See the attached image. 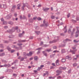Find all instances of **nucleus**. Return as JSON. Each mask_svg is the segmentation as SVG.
<instances>
[{"instance_id": "nucleus-1", "label": "nucleus", "mask_w": 79, "mask_h": 79, "mask_svg": "<svg viewBox=\"0 0 79 79\" xmlns=\"http://www.w3.org/2000/svg\"><path fill=\"white\" fill-rule=\"evenodd\" d=\"M17 30V32H20V30L18 29V27H14L12 29V30H7V32H10V33H12L13 32H15V30Z\"/></svg>"}, {"instance_id": "nucleus-2", "label": "nucleus", "mask_w": 79, "mask_h": 79, "mask_svg": "<svg viewBox=\"0 0 79 79\" xmlns=\"http://www.w3.org/2000/svg\"><path fill=\"white\" fill-rule=\"evenodd\" d=\"M32 55V52H30L29 53L26 54V53L24 52L23 53V56L24 57L28 56H31Z\"/></svg>"}, {"instance_id": "nucleus-3", "label": "nucleus", "mask_w": 79, "mask_h": 79, "mask_svg": "<svg viewBox=\"0 0 79 79\" xmlns=\"http://www.w3.org/2000/svg\"><path fill=\"white\" fill-rule=\"evenodd\" d=\"M11 66V65L10 64H5L4 65H1L0 67H6V68H9V67H10Z\"/></svg>"}, {"instance_id": "nucleus-4", "label": "nucleus", "mask_w": 79, "mask_h": 79, "mask_svg": "<svg viewBox=\"0 0 79 79\" xmlns=\"http://www.w3.org/2000/svg\"><path fill=\"white\" fill-rule=\"evenodd\" d=\"M79 35V30H77L76 32L75 37H78V35Z\"/></svg>"}, {"instance_id": "nucleus-5", "label": "nucleus", "mask_w": 79, "mask_h": 79, "mask_svg": "<svg viewBox=\"0 0 79 79\" xmlns=\"http://www.w3.org/2000/svg\"><path fill=\"white\" fill-rule=\"evenodd\" d=\"M61 72H62V71H60L59 70L56 71V73H57L56 74V76H59V75H60V74H61Z\"/></svg>"}, {"instance_id": "nucleus-6", "label": "nucleus", "mask_w": 79, "mask_h": 79, "mask_svg": "<svg viewBox=\"0 0 79 79\" xmlns=\"http://www.w3.org/2000/svg\"><path fill=\"white\" fill-rule=\"evenodd\" d=\"M28 5V3H26L25 4H23V6H22V10H24V8L26 6H27Z\"/></svg>"}, {"instance_id": "nucleus-7", "label": "nucleus", "mask_w": 79, "mask_h": 79, "mask_svg": "<svg viewBox=\"0 0 79 79\" xmlns=\"http://www.w3.org/2000/svg\"><path fill=\"white\" fill-rule=\"evenodd\" d=\"M16 8V6L15 5H13L12 6V8L11 9V11H14L15 10V9Z\"/></svg>"}, {"instance_id": "nucleus-8", "label": "nucleus", "mask_w": 79, "mask_h": 79, "mask_svg": "<svg viewBox=\"0 0 79 79\" xmlns=\"http://www.w3.org/2000/svg\"><path fill=\"white\" fill-rule=\"evenodd\" d=\"M11 14H10L9 15L6 16V19H10L11 18Z\"/></svg>"}, {"instance_id": "nucleus-9", "label": "nucleus", "mask_w": 79, "mask_h": 79, "mask_svg": "<svg viewBox=\"0 0 79 79\" xmlns=\"http://www.w3.org/2000/svg\"><path fill=\"white\" fill-rule=\"evenodd\" d=\"M21 6V4H19L17 5V10H20V6Z\"/></svg>"}, {"instance_id": "nucleus-10", "label": "nucleus", "mask_w": 79, "mask_h": 79, "mask_svg": "<svg viewBox=\"0 0 79 79\" xmlns=\"http://www.w3.org/2000/svg\"><path fill=\"white\" fill-rule=\"evenodd\" d=\"M66 59H68L69 60H71V56H67L65 57Z\"/></svg>"}, {"instance_id": "nucleus-11", "label": "nucleus", "mask_w": 79, "mask_h": 79, "mask_svg": "<svg viewBox=\"0 0 79 79\" xmlns=\"http://www.w3.org/2000/svg\"><path fill=\"white\" fill-rule=\"evenodd\" d=\"M44 67V65H41L40 66V67H38V69L39 71V70H40V69H42V68Z\"/></svg>"}, {"instance_id": "nucleus-12", "label": "nucleus", "mask_w": 79, "mask_h": 79, "mask_svg": "<svg viewBox=\"0 0 79 79\" xmlns=\"http://www.w3.org/2000/svg\"><path fill=\"white\" fill-rule=\"evenodd\" d=\"M75 31H76V29L75 28H73L71 33L72 35H73V34H74Z\"/></svg>"}, {"instance_id": "nucleus-13", "label": "nucleus", "mask_w": 79, "mask_h": 79, "mask_svg": "<svg viewBox=\"0 0 79 79\" xmlns=\"http://www.w3.org/2000/svg\"><path fill=\"white\" fill-rule=\"evenodd\" d=\"M56 63L57 66H59L60 65V64H59V60H56Z\"/></svg>"}, {"instance_id": "nucleus-14", "label": "nucleus", "mask_w": 79, "mask_h": 79, "mask_svg": "<svg viewBox=\"0 0 79 79\" xmlns=\"http://www.w3.org/2000/svg\"><path fill=\"white\" fill-rule=\"evenodd\" d=\"M26 17L24 15H23V17H22L21 15L20 16V19H26Z\"/></svg>"}, {"instance_id": "nucleus-15", "label": "nucleus", "mask_w": 79, "mask_h": 79, "mask_svg": "<svg viewBox=\"0 0 79 79\" xmlns=\"http://www.w3.org/2000/svg\"><path fill=\"white\" fill-rule=\"evenodd\" d=\"M47 75V76H48V72H46L45 73H44L43 76H45Z\"/></svg>"}, {"instance_id": "nucleus-16", "label": "nucleus", "mask_w": 79, "mask_h": 79, "mask_svg": "<svg viewBox=\"0 0 79 79\" xmlns=\"http://www.w3.org/2000/svg\"><path fill=\"white\" fill-rule=\"evenodd\" d=\"M76 51H77V49L75 50L74 51H73L71 50H70V52H72L73 54H75V52Z\"/></svg>"}, {"instance_id": "nucleus-17", "label": "nucleus", "mask_w": 79, "mask_h": 79, "mask_svg": "<svg viewBox=\"0 0 79 79\" xmlns=\"http://www.w3.org/2000/svg\"><path fill=\"white\" fill-rule=\"evenodd\" d=\"M49 8H46L43 9L44 11H47L48 10H49Z\"/></svg>"}, {"instance_id": "nucleus-18", "label": "nucleus", "mask_w": 79, "mask_h": 79, "mask_svg": "<svg viewBox=\"0 0 79 79\" xmlns=\"http://www.w3.org/2000/svg\"><path fill=\"white\" fill-rule=\"evenodd\" d=\"M66 26H65L64 28V33H66L67 32V29H66Z\"/></svg>"}, {"instance_id": "nucleus-19", "label": "nucleus", "mask_w": 79, "mask_h": 79, "mask_svg": "<svg viewBox=\"0 0 79 79\" xmlns=\"http://www.w3.org/2000/svg\"><path fill=\"white\" fill-rule=\"evenodd\" d=\"M59 69H66V67L63 68V67H60L59 68Z\"/></svg>"}, {"instance_id": "nucleus-20", "label": "nucleus", "mask_w": 79, "mask_h": 79, "mask_svg": "<svg viewBox=\"0 0 79 79\" xmlns=\"http://www.w3.org/2000/svg\"><path fill=\"white\" fill-rule=\"evenodd\" d=\"M19 42H26V40H19Z\"/></svg>"}, {"instance_id": "nucleus-21", "label": "nucleus", "mask_w": 79, "mask_h": 79, "mask_svg": "<svg viewBox=\"0 0 79 79\" xmlns=\"http://www.w3.org/2000/svg\"><path fill=\"white\" fill-rule=\"evenodd\" d=\"M68 32L69 34H71V33H72V32H71V29H69Z\"/></svg>"}, {"instance_id": "nucleus-22", "label": "nucleus", "mask_w": 79, "mask_h": 79, "mask_svg": "<svg viewBox=\"0 0 79 79\" xmlns=\"http://www.w3.org/2000/svg\"><path fill=\"white\" fill-rule=\"evenodd\" d=\"M43 54H44V55L46 56H47V53H45V51H43Z\"/></svg>"}, {"instance_id": "nucleus-23", "label": "nucleus", "mask_w": 79, "mask_h": 79, "mask_svg": "<svg viewBox=\"0 0 79 79\" xmlns=\"http://www.w3.org/2000/svg\"><path fill=\"white\" fill-rule=\"evenodd\" d=\"M34 58L35 60H36V61H37V60H38V57L37 56L35 57Z\"/></svg>"}, {"instance_id": "nucleus-24", "label": "nucleus", "mask_w": 79, "mask_h": 79, "mask_svg": "<svg viewBox=\"0 0 79 79\" xmlns=\"http://www.w3.org/2000/svg\"><path fill=\"white\" fill-rule=\"evenodd\" d=\"M43 23H44V24L45 25V26H47V24L46 23H45V20H44L43 21Z\"/></svg>"}, {"instance_id": "nucleus-25", "label": "nucleus", "mask_w": 79, "mask_h": 79, "mask_svg": "<svg viewBox=\"0 0 79 79\" xmlns=\"http://www.w3.org/2000/svg\"><path fill=\"white\" fill-rule=\"evenodd\" d=\"M65 52V50H64V49L62 50V51H61L62 53H64Z\"/></svg>"}, {"instance_id": "nucleus-26", "label": "nucleus", "mask_w": 79, "mask_h": 79, "mask_svg": "<svg viewBox=\"0 0 79 79\" xmlns=\"http://www.w3.org/2000/svg\"><path fill=\"white\" fill-rule=\"evenodd\" d=\"M8 23L9 24H11V25L13 24V23L12 22H8Z\"/></svg>"}, {"instance_id": "nucleus-27", "label": "nucleus", "mask_w": 79, "mask_h": 79, "mask_svg": "<svg viewBox=\"0 0 79 79\" xmlns=\"http://www.w3.org/2000/svg\"><path fill=\"white\" fill-rule=\"evenodd\" d=\"M35 32L36 34L38 35H39L40 34V31H35Z\"/></svg>"}, {"instance_id": "nucleus-28", "label": "nucleus", "mask_w": 79, "mask_h": 79, "mask_svg": "<svg viewBox=\"0 0 79 79\" xmlns=\"http://www.w3.org/2000/svg\"><path fill=\"white\" fill-rule=\"evenodd\" d=\"M9 38H13V37H14V36L13 35H11L10 36H8Z\"/></svg>"}, {"instance_id": "nucleus-29", "label": "nucleus", "mask_w": 79, "mask_h": 79, "mask_svg": "<svg viewBox=\"0 0 79 79\" xmlns=\"http://www.w3.org/2000/svg\"><path fill=\"white\" fill-rule=\"evenodd\" d=\"M7 49L9 51H11V48H10L9 47H7Z\"/></svg>"}, {"instance_id": "nucleus-30", "label": "nucleus", "mask_w": 79, "mask_h": 79, "mask_svg": "<svg viewBox=\"0 0 79 79\" xmlns=\"http://www.w3.org/2000/svg\"><path fill=\"white\" fill-rule=\"evenodd\" d=\"M51 18H52V19H55V17L53 15L51 16Z\"/></svg>"}, {"instance_id": "nucleus-31", "label": "nucleus", "mask_w": 79, "mask_h": 79, "mask_svg": "<svg viewBox=\"0 0 79 79\" xmlns=\"http://www.w3.org/2000/svg\"><path fill=\"white\" fill-rule=\"evenodd\" d=\"M19 36L20 37H21L22 36H23V34H19Z\"/></svg>"}, {"instance_id": "nucleus-32", "label": "nucleus", "mask_w": 79, "mask_h": 79, "mask_svg": "<svg viewBox=\"0 0 79 79\" xmlns=\"http://www.w3.org/2000/svg\"><path fill=\"white\" fill-rule=\"evenodd\" d=\"M17 62H18V60H15L14 62L13 63H12V65L13 64H15V63H17Z\"/></svg>"}, {"instance_id": "nucleus-33", "label": "nucleus", "mask_w": 79, "mask_h": 79, "mask_svg": "<svg viewBox=\"0 0 79 79\" xmlns=\"http://www.w3.org/2000/svg\"><path fill=\"white\" fill-rule=\"evenodd\" d=\"M61 61L62 62H65V61H66V60L65 59H62Z\"/></svg>"}, {"instance_id": "nucleus-34", "label": "nucleus", "mask_w": 79, "mask_h": 79, "mask_svg": "<svg viewBox=\"0 0 79 79\" xmlns=\"http://www.w3.org/2000/svg\"><path fill=\"white\" fill-rule=\"evenodd\" d=\"M3 7L4 8H6V5H3Z\"/></svg>"}, {"instance_id": "nucleus-35", "label": "nucleus", "mask_w": 79, "mask_h": 79, "mask_svg": "<svg viewBox=\"0 0 79 79\" xmlns=\"http://www.w3.org/2000/svg\"><path fill=\"white\" fill-rule=\"evenodd\" d=\"M5 55V53H2L0 55V56H4Z\"/></svg>"}, {"instance_id": "nucleus-36", "label": "nucleus", "mask_w": 79, "mask_h": 79, "mask_svg": "<svg viewBox=\"0 0 79 79\" xmlns=\"http://www.w3.org/2000/svg\"><path fill=\"white\" fill-rule=\"evenodd\" d=\"M37 19L38 21H40V20H42V19L40 17L38 18Z\"/></svg>"}, {"instance_id": "nucleus-37", "label": "nucleus", "mask_w": 79, "mask_h": 79, "mask_svg": "<svg viewBox=\"0 0 79 79\" xmlns=\"http://www.w3.org/2000/svg\"><path fill=\"white\" fill-rule=\"evenodd\" d=\"M50 51H51V49H49L45 51V52L47 51L49 52H50Z\"/></svg>"}, {"instance_id": "nucleus-38", "label": "nucleus", "mask_w": 79, "mask_h": 79, "mask_svg": "<svg viewBox=\"0 0 79 79\" xmlns=\"http://www.w3.org/2000/svg\"><path fill=\"white\" fill-rule=\"evenodd\" d=\"M29 21L30 22H31V23H32V22L33 21V20L32 19H30L29 20Z\"/></svg>"}, {"instance_id": "nucleus-39", "label": "nucleus", "mask_w": 79, "mask_h": 79, "mask_svg": "<svg viewBox=\"0 0 79 79\" xmlns=\"http://www.w3.org/2000/svg\"><path fill=\"white\" fill-rule=\"evenodd\" d=\"M73 42H75L76 43H77V42H79V41H76V40H73Z\"/></svg>"}, {"instance_id": "nucleus-40", "label": "nucleus", "mask_w": 79, "mask_h": 79, "mask_svg": "<svg viewBox=\"0 0 79 79\" xmlns=\"http://www.w3.org/2000/svg\"><path fill=\"white\" fill-rule=\"evenodd\" d=\"M57 78L58 79H61V77L60 76H58L57 77Z\"/></svg>"}, {"instance_id": "nucleus-41", "label": "nucleus", "mask_w": 79, "mask_h": 79, "mask_svg": "<svg viewBox=\"0 0 79 79\" xmlns=\"http://www.w3.org/2000/svg\"><path fill=\"white\" fill-rule=\"evenodd\" d=\"M3 24H7V22H3Z\"/></svg>"}, {"instance_id": "nucleus-42", "label": "nucleus", "mask_w": 79, "mask_h": 79, "mask_svg": "<svg viewBox=\"0 0 79 79\" xmlns=\"http://www.w3.org/2000/svg\"><path fill=\"white\" fill-rule=\"evenodd\" d=\"M56 52H59V51H56H56H54L53 52V53H56Z\"/></svg>"}, {"instance_id": "nucleus-43", "label": "nucleus", "mask_w": 79, "mask_h": 79, "mask_svg": "<svg viewBox=\"0 0 79 79\" xmlns=\"http://www.w3.org/2000/svg\"><path fill=\"white\" fill-rule=\"evenodd\" d=\"M73 66H77V64L75 63L73 64Z\"/></svg>"}, {"instance_id": "nucleus-44", "label": "nucleus", "mask_w": 79, "mask_h": 79, "mask_svg": "<svg viewBox=\"0 0 79 79\" xmlns=\"http://www.w3.org/2000/svg\"><path fill=\"white\" fill-rule=\"evenodd\" d=\"M15 52V50H12L11 51V53H13L14 52Z\"/></svg>"}, {"instance_id": "nucleus-45", "label": "nucleus", "mask_w": 79, "mask_h": 79, "mask_svg": "<svg viewBox=\"0 0 79 79\" xmlns=\"http://www.w3.org/2000/svg\"><path fill=\"white\" fill-rule=\"evenodd\" d=\"M24 58H23V57L22 58L20 59V61H23V60H24Z\"/></svg>"}, {"instance_id": "nucleus-46", "label": "nucleus", "mask_w": 79, "mask_h": 79, "mask_svg": "<svg viewBox=\"0 0 79 79\" xmlns=\"http://www.w3.org/2000/svg\"><path fill=\"white\" fill-rule=\"evenodd\" d=\"M42 49V48H37L36 49V50H41Z\"/></svg>"}, {"instance_id": "nucleus-47", "label": "nucleus", "mask_w": 79, "mask_h": 79, "mask_svg": "<svg viewBox=\"0 0 79 79\" xmlns=\"http://www.w3.org/2000/svg\"><path fill=\"white\" fill-rule=\"evenodd\" d=\"M12 48H16V46L14 45H12Z\"/></svg>"}, {"instance_id": "nucleus-48", "label": "nucleus", "mask_w": 79, "mask_h": 79, "mask_svg": "<svg viewBox=\"0 0 79 79\" xmlns=\"http://www.w3.org/2000/svg\"><path fill=\"white\" fill-rule=\"evenodd\" d=\"M69 39H66L65 40H64V42H66V41H69Z\"/></svg>"}, {"instance_id": "nucleus-49", "label": "nucleus", "mask_w": 79, "mask_h": 79, "mask_svg": "<svg viewBox=\"0 0 79 79\" xmlns=\"http://www.w3.org/2000/svg\"><path fill=\"white\" fill-rule=\"evenodd\" d=\"M72 21L73 22V23H76V21L75 20H72Z\"/></svg>"}, {"instance_id": "nucleus-50", "label": "nucleus", "mask_w": 79, "mask_h": 79, "mask_svg": "<svg viewBox=\"0 0 79 79\" xmlns=\"http://www.w3.org/2000/svg\"><path fill=\"white\" fill-rule=\"evenodd\" d=\"M14 16H15V17H16V16H17V14L16 13H15L14 14Z\"/></svg>"}, {"instance_id": "nucleus-51", "label": "nucleus", "mask_w": 79, "mask_h": 79, "mask_svg": "<svg viewBox=\"0 0 79 79\" xmlns=\"http://www.w3.org/2000/svg\"><path fill=\"white\" fill-rule=\"evenodd\" d=\"M70 16V14L69 13L68 14V15H67V17L69 18Z\"/></svg>"}, {"instance_id": "nucleus-52", "label": "nucleus", "mask_w": 79, "mask_h": 79, "mask_svg": "<svg viewBox=\"0 0 79 79\" xmlns=\"http://www.w3.org/2000/svg\"><path fill=\"white\" fill-rule=\"evenodd\" d=\"M53 48H54V49H56V46L53 47Z\"/></svg>"}, {"instance_id": "nucleus-53", "label": "nucleus", "mask_w": 79, "mask_h": 79, "mask_svg": "<svg viewBox=\"0 0 79 79\" xmlns=\"http://www.w3.org/2000/svg\"><path fill=\"white\" fill-rule=\"evenodd\" d=\"M1 19L2 21H4V19H3V18H1Z\"/></svg>"}, {"instance_id": "nucleus-54", "label": "nucleus", "mask_w": 79, "mask_h": 79, "mask_svg": "<svg viewBox=\"0 0 79 79\" xmlns=\"http://www.w3.org/2000/svg\"><path fill=\"white\" fill-rule=\"evenodd\" d=\"M4 28H5V29H6V28H8V26H5L4 27Z\"/></svg>"}, {"instance_id": "nucleus-55", "label": "nucleus", "mask_w": 79, "mask_h": 79, "mask_svg": "<svg viewBox=\"0 0 79 79\" xmlns=\"http://www.w3.org/2000/svg\"><path fill=\"white\" fill-rule=\"evenodd\" d=\"M4 42L6 43H8V41H4Z\"/></svg>"}, {"instance_id": "nucleus-56", "label": "nucleus", "mask_w": 79, "mask_h": 79, "mask_svg": "<svg viewBox=\"0 0 79 79\" xmlns=\"http://www.w3.org/2000/svg\"><path fill=\"white\" fill-rule=\"evenodd\" d=\"M13 76H17V75L15 73L13 74Z\"/></svg>"}, {"instance_id": "nucleus-57", "label": "nucleus", "mask_w": 79, "mask_h": 79, "mask_svg": "<svg viewBox=\"0 0 79 79\" xmlns=\"http://www.w3.org/2000/svg\"><path fill=\"white\" fill-rule=\"evenodd\" d=\"M32 59H33V57H31L30 58V60L31 61V60H32Z\"/></svg>"}, {"instance_id": "nucleus-58", "label": "nucleus", "mask_w": 79, "mask_h": 79, "mask_svg": "<svg viewBox=\"0 0 79 79\" xmlns=\"http://www.w3.org/2000/svg\"><path fill=\"white\" fill-rule=\"evenodd\" d=\"M52 65H53V66H55V63H52Z\"/></svg>"}, {"instance_id": "nucleus-59", "label": "nucleus", "mask_w": 79, "mask_h": 79, "mask_svg": "<svg viewBox=\"0 0 79 79\" xmlns=\"http://www.w3.org/2000/svg\"><path fill=\"white\" fill-rule=\"evenodd\" d=\"M3 62H4V63H6V61L5 60H2Z\"/></svg>"}, {"instance_id": "nucleus-60", "label": "nucleus", "mask_w": 79, "mask_h": 79, "mask_svg": "<svg viewBox=\"0 0 79 79\" xmlns=\"http://www.w3.org/2000/svg\"><path fill=\"white\" fill-rule=\"evenodd\" d=\"M0 52H3V49H1V50H0Z\"/></svg>"}, {"instance_id": "nucleus-61", "label": "nucleus", "mask_w": 79, "mask_h": 79, "mask_svg": "<svg viewBox=\"0 0 79 79\" xmlns=\"http://www.w3.org/2000/svg\"><path fill=\"white\" fill-rule=\"evenodd\" d=\"M34 72L35 73H36L37 71L36 70H34Z\"/></svg>"}, {"instance_id": "nucleus-62", "label": "nucleus", "mask_w": 79, "mask_h": 79, "mask_svg": "<svg viewBox=\"0 0 79 79\" xmlns=\"http://www.w3.org/2000/svg\"><path fill=\"white\" fill-rule=\"evenodd\" d=\"M0 47H3V45L0 44Z\"/></svg>"}, {"instance_id": "nucleus-63", "label": "nucleus", "mask_w": 79, "mask_h": 79, "mask_svg": "<svg viewBox=\"0 0 79 79\" xmlns=\"http://www.w3.org/2000/svg\"><path fill=\"white\" fill-rule=\"evenodd\" d=\"M43 44V42H41L40 45H42Z\"/></svg>"}, {"instance_id": "nucleus-64", "label": "nucleus", "mask_w": 79, "mask_h": 79, "mask_svg": "<svg viewBox=\"0 0 79 79\" xmlns=\"http://www.w3.org/2000/svg\"><path fill=\"white\" fill-rule=\"evenodd\" d=\"M79 17H77V21H79Z\"/></svg>"}]
</instances>
